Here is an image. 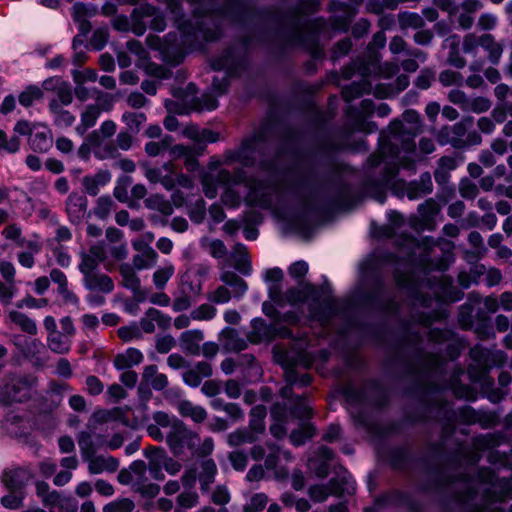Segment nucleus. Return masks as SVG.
<instances>
[{
  "mask_svg": "<svg viewBox=\"0 0 512 512\" xmlns=\"http://www.w3.org/2000/svg\"><path fill=\"white\" fill-rule=\"evenodd\" d=\"M260 145L258 138L251 137L245 139L239 149L226 152L223 161L211 159L208 164L209 171L201 176L205 196L209 199L216 198L220 185L223 187L221 202L228 209H238L244 202L250 207L271 210L286 231L307 238L311 233V216L315 209L312 194L297 196L293 207H278L274 206V201L281 197L280 188L275 184L252 181L242 169L234 172L221 169L214 178L212 172L222 164L238 162L243 166L254 165Z\"/></svg>",
  "mask_w": 512,
  "mask_h": 512,
  "instance_id": "nucleus-1",
  "label": "nucleus"
},
{
  "mask_svg": "<svg viewBox=\"0 0 512 512\" xmlns=\"http://www.w3.org/2000/svg\"><path fill=\"white\" fill-rule=\"evenodd\" d=\"M406 122L394 120L387 131L379 135L378 152L367 161L364 192L369 197L383 204L386 191L390 189L398 198L407 197L416 200L433 190L431 175L424 173L418 181L406 183L397 178L399 167L413 169L415 162L420 161L414 137L421 129L420 115L413 110L403 114Z\"/></svg>",
  "mask_w": 512,
  "mask_h": 512,
  "instance_id": "nucleus-2",
  "label": "nucleus"
},
{
  "mask_svg": "<svg viewBox=\"0 0 512 512\" xmlns=\"http://www.w3.org/2000/svg\"><path fill=\"white\" fill-rule=\"evenodd\" d=\"M283 271L274 267L265 272V281L273 283L269 287V298L278 305L287 302L291 305L311 301L310 313L321 322L328 320L335 314L337 300L330 294L327 288L318 289L310 283H301L299 287L289 289L285 294L281 291Z\"/></svg>",
  "mask_w": 512,
  "mask_h": 512,
  "instance_id": "nucleus-3",
  "label": "nucleus"
},
{
  "mask_svg": "<svg viewBox=\"0 0 512 512\" xmlns=\"http://www.w3.org/2000/svg\"><path fill=\"white\" fill-rule=\"evenodd\" d=\"M197 13L194 12L195 25L190 22L179 24L180 39L176 33H169L164 39L148 35L147 45L159 50L165 59L169 60L170 56H174L175 62L180 63L186 53L201 48L203 42L213 41L219 36L218 30L207 27L206 21L200 20Z\"/></svg>",
  "mask_w": 512,
  "mask_h": 512,
  "instance_id": "nucleus-4",
  "label": "nucleus"
},
{
  "mask_svg": "<svg viewBox=\"0 0 512 512\" xmlns=\"http://www.w3.org/2000/svg\"><path fill=\"white\" fill-rule=\"evenodd\" d=\"M440 210L439 204L432 198H429L419 204L418 215H411L407 221L398 211L389 210L387 212L388 223L376 228L373 231V235L378 238H392L396 236L406 225L417 232L433 230Z\"/></svg>",
  "mask_w": 512,
  "mask_h": 512,
  "instance_id": "nucleus-5",
  "label": "nucleus"
},
{
  "mask_svg": "<svg viewBox=\"0 0 512 512\" xmlns=\"http://www.w3.org/2000/svg\"><path fill=\"white\" fill-rule=\"evenodd\" d=\"M399 245L411 247L413 257H419L421 263L437 270H446L449 264L454 261V244L451 241L444 239L434 241L431 237L416 240L405 236Z\"/></svg>",
  "mask_w": 512,
  "mask_h": 512,
  "instance_id": "nucleus-6",
  "label": "nucleus"
},
{
  "mask_svg": "<svg viewBox=\"0 0 512 512\" xmlns=\"http://www.w3.org/2000/svg\"><path fill=\"white\" fill-rule=\"evenodd\" d=\"M473 124V117L468 116L454 125H445L435 131V138L439 145H451L456 149L480 145L482 137L476 130L468 132V127Z\"/></svg>",
  "mask_w": 512,
  "mask_h": 512,
  "instance_id": "nucleus-7",
  "label": "nucleus"
},
{
  "mask_svg": "<svg viewBox=\"0 0 512 512\" xmlns=\"http://www.w3.org/2000/svg\"><path fill=\"white\" fill-rule=\"evenodd\" d=\"M37 379L32 375H9L0 382V405L26 402L36 394Z\"/></svg>",
  "mask_w": 512,
  "mask_h": 512,
  "instance_id": "nucleus-8",
  "label": "nucleus"
},
{
  "mask_svg": "<svg viewBox=\"0 0 512 512\" xmlns=\"http://www.w3.org/2000/svg\"><path fill=\"white\" fill-rule=\"evenodd\" d=\"M164 435V440L175 456L181 455L185 447L194 450L200 441L198 434L187 429L180 419Z\"/></svg>",
  "mask_w": 512,
  "mask_h": 512,
  "instance_id": "nucleus-9",
  "label": "nucleus"
},
{
  "mask_svg": "<svg viewBox=\"0 0 512 512\" xmlns=\"http://www.w3.org/2000/svg\"><path fill=\"white\" fill-rule=\"evenodd\" d=\"M215 71H224L219 76H214L212 81V91L216 95H222L226 92L229 85V78L236 73L237 62L232 51H226L221 57L216 58L211 63Z\"/></svg>",
  "mask_w": 512,
  "mask_h": 512,
  "instance_id": "nucleus-10",
  "label": "nucleus"
},
{
  "mask_svg": "<svg viewBox=\"0 0 512 512\" xmlns=\"http://www.w3.org/2000/svg\"><path fill=\"white\" fill-rule=\"evenodd\" d=\"M97 103L88 105L80 116V123L76 126V133L83 136L88 129L95 126L103 111H109L113 107V98L110 95L96 96Z\"/></svg>",
  "mask_w": 512,
  "mask_h": 512,
  "instance_id": "nucleus-11",
  "label": "nucleus"
},
{
  "mask_svg": "<svg viewBox=\"0 0 512 512\" xmlns=\"http://www.w3.org/2000/svg\"><path fill=\"white\" fill-rule=\"evenodd\" d=\"M470 357L475 364L468 367L469 379L475 383L492 384V380L487 377L490 351L481 345H475L470 349Z\"/></svg>",
  "mask_w": 512,
  "mask_h": 512,
  "instance_id": "nucleus-12",
  "label": "nucleus"
},
{
  "mask_svg": "<svg viewBox=\"0 0 512 512\" xmlns=\"http://www.w3.org/2000/svg\"><path fill=\"white\" fill-rule=\"evenodd\" d=\"M353 490V483L343 477L342 479L332 478L326 485H312L309 487L308 494L314 502H323L330 495L338 496L345 492L351 493Z\"/></svg>",
  "mask_w": 512,
  "mask_h": 512,
  "instance_id": "nucleus-13",
  "label": "nucleus"
},
{
  "mask_svg": "<svg viewBox=\"0 0 512 512\" xmlns=\"http://www.w3.org/2000/svg\"><path fill=\"white\" fill-rule=\"evenodd\" d=\"M152 17L150 22L151 29L162 32L166 28L165 17L162 13L158 12L153 6L145 4L137 7L133 10L132 18L135 22L132 27V31L136 35H142L145 32V24L138 23L139 20Z\"/></svg>",
  "mask_w": 512,
  "mask_h": 512,
  "instance_id": "nucleus-14",
  "label": "nucleus"
},
{
  "mask_svg": "<svg viewBox=\"0 0 512 512\" xmlns=\"http://www.w3.org/2000/svg\"><path fill=\"white\" fill-rule=\"evenodd\" d=\"M373 111L374 103L370 99H364L359 109L349 108L348 117L352 121L353 129L366 134L375 132L377 125L374 122L365 121V117L372 114Z\"/></svg>",
  "mask_w": 512,
  "mask_h": 512,
  "instance_id": "nucleus-15",
  "label": "nucleus"
},
{
  "mask_svg": "<svg viewBox=\"0 0 512 512\" xmlns=\"http://www.w3.org/2000/svg\"><path fill=\"white\" fill-rule=\"evenodd\" d=\"M80 257L81 261L78 267L82 275L99 271L100 264L107 260V248L104 245L95 244L88 251L82 252Z\"/></svg>",
  "mask_w": 512,
  "mask_h": 512,
  "instance_id": "nucleus-16",
  "label": "nucleus"
},
{
  "mask_svg": "<svg viewBox=\"0 0 512 512\" xmlns=\"http://www.w3.org/2000/svg\"><path fill=\"white\" fill-rule=\"evenodd\" d=\"M287 329H282L278 332L281 337L289 336ZM277 335L276 330L268 325L263 319L255 318L251 321V331L248 333L247 338L252 343H260L263 341H271Z\"/></svg>",
  "mask_w": 512,
  "mask_h": 512,
  "instance_id": "nucleus-17",
  "label": "nucleus"
},
{
  "mask_svg": "<svg viewBox=\"0 0 512 512\" xmlns=\"http://www.w3.org/2000/svg\"><path fill=\"white\" fill-rule=\"evenodd\" d=\"M152 420L153 422L147 425V433L154 440L162 442L165 438V432L162 430L171 428L179 418L164 411H156L152 414Z\"/></svg>",
  "mask_w": 512,
  "mask_h": 512,
  "instance_id": "nucleus-18",
  "label": "nucleus"
},
{
  "mask_svg": "<svg viewBox=\"0 0 512 512\" xmlns=\"http://www.w3.org/2000/svg\"><path fill=\"white\" fill-rule=\"evenodd\" d=\"M174 163L168 161L161 167H149L144 165V175L151 183H161L167 190L174 188V180L171 176Z\"/></svg>",
  "mask_w": 512,
  "mask_h": 512,
  "instance_id": "nucleus-19",
  "label": "nucleus"
},
{
  "mask_svg": "<svg viewBox=\"0 0 512 512\" xmlns=\"http://www.w3.org/2000/svg\"><path fill=\"white\" fill-rule=\"evenodd\" d=\"M183 136L194 141L199 150L197 154H201L204 145L207 143H215L219 140V134L211 129L199 128L197 125H188L183 129Z\"/></svg>",
  "mask_w": 512,
  "mask_h": 512,
  "instance_id": "nucleus-20",
  "label": "nucleus"
},
{
  "mask_svg": "<svg viewBox=\"0 0 512 512\" xmlns=\"http://www.w3.org/2000/svg\"><path fill=\"white\" fill-rule=\"evenodd\" d=\"M83 286L89 291L109 294L114 290L112 278L100 271L83 275Z\"/></svg>",
  "mask_w": 512,
  "mask_h": 512,
  "instance_id": "nucleus-21",
  "label": "nucleus"
},
{
  "mask_svg": "<svg viewBox=\"0 0 512 512\" xmlns=\"http://www.w3.org/2000/svg\"><path fill=\"white\" fill-rule=\"evenodd\" d=\"M15 345L23 356L29 359L35 366H42L44 360L40 353L44 350L43 343L38 339L20 338L15 340Z\"/></svg>",
  "mask_w": 512,
  "mask_h": 512,
  "instance_id": "nucleus-22",
  "label": "nucleus"
},
{
  "mask_svg": "<svg viewBox=\"0 0 512 512\" xmlns=\"http://www.w3.org/2000/svg\"><path fill=\"white\" fill-rule=\"evenodd\" d=\"M89 141L93 144V154L97 159H115L119 156L115 143L101 139L97 131H93L89 135Z\"/></svg>",
  "mask_w": 512,
  "mask_h": 512,
  "instance_id": "nucleus-23",
  "label": "nucleus"
},
{
  "mask_svg": "<svg viewBox=\"0 0 512 512\" xmlns=\"http://www.w3.org/2000/svg\"><path fill=\"white\" fill-rule=\"evenodd\" d=\"M333 458V452L326 446H320L316 455L308 459V467L318 477L324 478L328 475L329 461Z\"/></svg>",
  "mask_w": 512,
  "mask_h": 512,
  "instance_id": "nucleus-24",
  "label": "nucleus"
},
{
  "mask_svg": "<svg viewBox=\"0 0 512 512\" xmlns=\"http://www.w3.org/2000/svg\"><path fill=\"white\" fill-rule=\"evenodd\" d=\"M66 211L72 223L78 224L85 218L87 199L85 196L71 193L66 201Z\"/></svg>",
  "mask_w": 512,
  "mask_h": 512,
  "instance_id": "nucleus-25",
  "label": "nucleus"
},
{
  "mask_svg": "<svg viewBox=\"0 0 512 512\" xmlns=\"http://www.w3.org/2000/svg\"><path fill=\"white\" fill-rule=\"evenodd\" d=\"M482 8L480 0H463L458 5V25L464 30H468L474 23V15Z\"/></svg>",
  "mask_w": 512,
  "mask_h": 512,
  "instance_id": "nucleus-26",
  "label": "nucleus"
},
{
  "mask_svg": "<svg viewBox=\"0 0 512 512\" xmlns=\"http://www.w3.org/2000/svg\"><path fill=\"white\" fill-rule=\"evenodd\" d=\"M291 391H292L291 386L284 387L281 390V395L284 398L288 399V403L291 406V408H290L291 417L295 418V419H301V420L309 418L311 415V410H310V407H309L306 399H304L302 397L293 398L291 396Z\"/></svg>",
  "mask_w": 512,
  "mask_h": 512,
  "instance_id": "nucleus-27",
  "label": "nucleus"
},
{
  "mask_svg": "<svg viewBox=\"0 0 512 512\" xmlns=\"http://www.w3.org/2000/svg\"><path fill=\"white\" fill-rule=\"evenodd\" d=\"M31 477L32 475L27 469L17 468L5 471L2 481L9 491H21Z\"/></svg>",
  "mask_w": 512,
  "mask_h": 512,
  "instance_id": "nucleus-28",
  "label": "nucleus"
},
{
  "mask_svg": "<svg viewBox=\"0 0 512 512\" xmlns=\"http://www.w3.org/2000/svg\"><path fill=\"white\" fill-rule=\"evenodd\" d=\"M271 417L273 423L270 426V433L277 439L285 437L287 433L285 427L287 419L286 406L279 403L274 404L271 408Z\"/></svg>",
  "mask_w": 512,
  "mask_h": 512,
  "instance_id": "nucleus-29",
  "label": "nucleus"
},
{
  "mask_svg": "<svg viewBox=\"0 0 512 512\" xmlns=\"http://www.w3.org/2000/svg\"><path fill=\"white\" fill-rule=\"evenodd\" d=\"M111 181V174L107 170H100L94 175H87L82 179L85 192L91 196L99 193L100 189Z\"/></svg>",
  "mask_w": 512,
  "mask_h": 512,
  "instance_id": "nucleus-30",
  "label": "nucleus"
},
{
  "mask_svg": "<svg viewBox=\"0 0 512 512\" xmlns=\"http://www.w3.org/2000/svg\"><path fill=\"white\" fill-rule=\"evenodd\" d=\"M88 469L91 474H101L103 472H115L118 469L119 462L112 456H95L88 459Z\"/></svg>",
  "mask_w": 512,
  "mask_h": 512,
  "instance_id": "nucleus-31",
  "label": "nucleus"
},
{
  "mask_svg": "<svg viewBox=\"0 0 512 512\" xmlns=\"http://www.w3.org/2000/svg\"><path fill=\"white\" fill-rule=\"evenodd\" d=\"M143 358L144 356L140 350L130 347L115 356L113 365L117 370L130 369L139 365Z\"/></svg>",
  "mask_w": 512,
  "mask_h": 512,
  "instance_id": "nucleus-32",
  "label": "nucleus"
},
{
  "mask_svg": "<svg viewBox=\"0 0 512 512\" xmlns=\"http://www.w3.org/2000/svg\"><path fill=\"white\" fill-rule=\"evenodd\" d=\"M204 338V334L201 330L193 329L184 331L180 337V346L183 351L198 355L200 353V343Z\"/></svg>",
  "mask_w": 512,
  "mask_h": 512,
  "instance_id": "nucleus-33",
  "label": "nucleus"
},
{
  "mask_svg": "<svg viewBox=\"0 0 512 512\" xmlns=\"http://www.w3.org/2000/svg\"><path fill=\"white\" fill-rule=\"evenodd\" d=\"M146 456L148 458V466H146V471H149L151 477L155 480L162 481L165 478L163 473V449L153 447L146 452Z\"/></svg>",
  "mask_w": 512,
  "mask_h": 512,
  "instance_id": "nucleus-34",
  "label": "nucleus"
},
{
  "mask_svg": "<svg viewBox=\"0 0 512 512\" xmlns=\"http://www.w3.org/2000/svg\"><path fill=\"white\" fill-rule=\"evenodd\" d=\"M46 506L58 512H76L78 509L77 501L70 496H63L57 491L45 499Z\"/></svg>",
  "mask_w": 512,
  "mask_h": 512,
  "instance_id": "nucleus-35",
  "label": "nucleus"
},
{
  "mask_svg": "<svg viewBox=\"0 0 512 512\" xmlns=\"http://www.w3.org/2000/svg\"><path fill=\"white\" fill-rule=\"evenodd\" d=\"M78 445L82 454L83 459H88L93 456L97 449L104 445V438L97 437L94 441L93 436L90 432L83 431L78 435Z\"/></svg>",
  "mask_w": 512,
  "mask_h": 512,
  "instance_id": "nucleus-36",
  "label": "nucleus"
},
{
  "mask_svg": "<svg viewBox=\"0 0 512 512\" xmlns=\"http://www.w3.org/2000/svg\"><path fill=\"white\" fill-rule=\"evenodd\" d=\"M3 427L9 435L13 437H22L26 435L28 421L20 415L11 412L3 420Z\"/></svg>",
  "mask_w": 512,
  "mask_h": 512,
  "instance_id": "nucleus-37",
  "label": "nucleus"
},
{
  "mask_svg": "<svg viewBox=\"0 0 512 512\" xmlns=\"http://www.w3.org/2000/svg\"><path fill=\"white\" fill-rule=\"evenodd\" d=\"M261 435L251 428L243 427L239 428L227 436V443L231 447L241 446L243 444H251L256 442Z\"/></svg>",
  "mask_w": 512,
  "mask_h": 512,
  "instance_id": "nucleus-38",
  "label": "nucleus"
},
{
  "mask_svg": "<svg viewBox=\"0 0 512 512\" xmlns=\"http://www.w3.org/2000/svg\"><path fill=\"white\" fill-rule=\"evenodd\" d=\"M463 374L464 372L461 368L455 369L450 379L449 387L455 397L473 401L476 399L475 391L468 385H462L459 382V377Z\"/></svg>",
  "mask_w": 512,
  "mask_h": 512,
  "instance_id": "nucleus-39",
  "label": "nucleus"
},
{
  "mask_svg": "<svg viewBox=\"0 0 512 512\" xmlns=\"http://www.w3.org/2000/svg\"><path fill=\"white\" fill-rule=\"evenodd\" d=\"M143 381L149 384L154 390L161 391L168 385V378L158 371L156 365H148L142 373Z\"/></svg>",
  "mask_w": 512,
  "mask_h": 512,
  "instance_id": "nucleus-40",
  "label": "nucleus"
},
{
  "mask_svg": "<svg viewBox=\"0 0 512 512\" xmlns=\"http://www.w3.org/2000/svg\"><path fill=\"white\" fill-rule=\"evenodd\" d=\"M47 346L56 354H67L72 347V339L60 331L47 335Z\"/></svg>",
  "mask_w": 512,
  "mask_h": 512,
  "instance_id": "nucleus-41",
  "label": "nucleus"
},
{
  "mask_svg": "<svg viewBox=\"0 0 512 512\" xmlns=\"http://www.w3.org/2000/svg\"><path fill=\"white\" fill-rule=\"evenodd\" d=\"M221 339L226 349L230 351H242L247 347L245 339L239 336L237 330L231 327H225L221 331Z\"/></svg>",
  "mask_w": 512,
  "mask_h": 512,
  "instance_id": "nucleus-42",
  "label": "nucleus"
},
{
  "mask_svg": "<svg viewBox=\"0 0 512 512\" xmlns=\"http://www.w3.org/2000/svg\"><path fill=\"white\" fill-rule=\"evenodd\" d=\"M371 90L372 84L367 79H363L358 83L354 82L343 88L342 97L346 102H351L363 94H369Z\"/></svg>",
  "mask_w": 512,
  "mask_h": 512,
  "instance_id": "nucleus-43",
  "label": "nucleus"
},
{
  "mask_svg": "<svg viewBox=\"0 0 512 512\" xmlns=\"http://www.w3.org/2000/svg\"><path fill=\"white\" fill-rule=\"evenodd\" d=\"M178 411L182 416L190 417L196 423L203 422L207 417V412L203 407L194 405L187 400L179 403Z\"/></svg>",
  "mask_w": 512,
  "mask_h": 512,
  "instance_id": "nucleus-44",
  "label": "nucleus"
},
{
  "mask_svg": "<svg viewBox=\"0 0 512 512\" xmlns=\"http://www.w3.org/2000/svg\"><path fill=\"white\" fill-rule=\"evenodd\" d=\"M146 474V464L142 460L134 461L130 465V472L121 471L118 475V480L121 484H129L130 482L142 479Z\"/></svg>",
  "mask_w": 512,
  "mask_h": 512,
  "instance_id": "nucleus-45",
  "label": "nucleus"
},
{
  "mask_svg": "<svg viewBox=\"0 0 512 512\" xmlns=\"http://www.w3.org/2000/svg\"><path fill=\"white\" fill-rule=\"evenodd\" d=\"M49 109L54 117V123L59 127H70L74 121L75 116L72 115L69 111L64 110L58 100H51L49 104Z\"/></svg>",
  "mask_w": 512,
  "mask_h": 512,
  "instance_id": "nucleus-46",
  "label": "nucleus"
},
{
  "mask_svg": "<svg viewBox=\"0 0 512 512\" xmlns=\"http://www.w3.org/2000/svg\"><path fill=\"white\" fill-rule=\"evenodd\" d=\"M217 474V466L212 459H207L201 464V472L199 475V481L201 490L206 492L209 490L210 485L214 482Z\"/></svg>",
  "mask_w": 512,
  "mask_h": 512,
  "instance_id": "nucleus-47",
  "label": "nucleus"
},
{
  "mask_svg": "<svg viewBox=\"0 0 512 512\" xmlns=\"http://www.w3.org/2000/svg\"><path fill=\"white\" fill-rule=\"evenodd\" d=\"M232 257L235 261V268L244 275L251 273V265L248 258L247 248L244 244L237 243L234 246Z\"/></svg>",
  "mask_w": 512,
  "mask_h": 512,
  "instance_id": "nucleus-48",
  "label": "nucleus"
},
{
  "mask_svg": "<svg viewBox=\"0 0 512 512\" xmlns=\"http://www.w3.org/2000/svg\"><path fill=\"white\" fill-rule=\"evenodd\" d=\"M324 21L322 19H316L312 22H309L305 25V31L300 35L299 41L305 44L306 37L309 38L312 42L311 48L313 49V56L318 57V51L316 50L315 41L317 40L321 29L323 27Z\"/></svg>",
  "mask_w": 512,
  "mask_h": 512,
  "instance_id": "nucleus-49",
  "label": "nucleus"
},
{
  "mask_svg": "<svg viewBox=\"0 0 512 512\" xmlns=\"http://www.w3.org/2000/svg\"><path fill=\"white\" fill-rule=\"evenodd\" d=\"M267 415L266 407L263 405H257L250 411V420L248 427L256 431V433L262 435L266 430L265 417Z\"/></svg>",
  "mask_w": 512,
  "mask_h": 512,
  "instance_id": "nucleus-50",
  "label": "nucleus"
},
{
  "mask_svg": "<svg viewBox=\"0 0 512 512\" xmlns=\"http://www.w3.org/2000/svg\"><path fill=\"white\" fill-rule=\"evenodd\" d=\"M9 320L19 326L24 332L35 335L37 333V326L34 320L30 319L24 313L16 310H11L8 314Z\"/></svg>",
  "mask_w": 512,
  "mask_h": 512,
  "instance_id": "nucleus-51",
  "label": "nucleus"
},
{
  "mask_svg": "<svg viewBox=\"0 0 512 512\" xmlns=\"http://www.w3.org/2000/svg\"><path fill=\"white\" fill-rule=\"evenodd\" d=\"M482 48L488 52L491 63L497 64L503 53V46L491 34L482 35Z\"/></svg>",
  "mask_w": 512,
  "mask_h": 512,
  "instance_id": "nucleus-52",
  "label": "nucleus"
},
{
  "mask_svg": "<svg viewBox=\"0 0 512 512\" xmlns=\"http://www.w3.org/2000/svg\"><path fill=\"white\" fill-rule=\"evenodd\" d=\"M51 138L46 129L36 130L29 137V145L36 152H46L51 147Z\"/></svg>",
  "mask_w": 512,
  "mask_h": 512,
  "instance_id": "nucleus-53",
  "label": "nucleus"
},
{
  "mask_svg": "<svg viewBox=\"0 0 512 512\" xmlns=\"http://www.w3.org/2000/svg\"><path fill=\"white\" fill-rule=\"evenodd\" d=\"M120 275L122 277V284L125 288L133 292L139 291L141 282L131 265L122 264L120 266Z\"/></svg>",
  "mask_w": 512,
  "mask_h": 512,
  "instance_id": "nucleus-54",
  "label": "nucleus"
},
{
  "mask_svg": "<svg viewBox=\"0 0 512 512\" xmlns=\"http://www.w3.org/2000/svg\"><path fill=\"white\" fill-rule=\"evenodd\" d=\"M266 446L269 450V453L265 458V467L267 469H275L280 457L284 458L286 461H290L292 459L290 452L281 450L276 444L267 443Z\"/></svg>",
  "mask_w": 512,
  "mask_h": 512,
  "instance_id": "nucleus-55",
  "label": "nucleus"
},
{
  "mask_svg": "<svg viewBox=\"0 0 512 512\" xmlns=\"http://www.w3.org/2000/svg\"><path fill=\"white\" fill-rule=\"evenodd\" d=\"M445 43L451 48V51L448 55V63L456 68H463L466 65L465 59L460 56L458 51V46L460 43V39L458 35L449 36Z\"/></svg>",
  "mask_w": 512,
  "mask_h": 512,
  "instance_id": "nucleus-56",
  "label": "nucleus"
},
{
  "mask_svg": "<svg viewBox=\"0 0 512 512\" xmlns=\"http://www.w3.org/2000/svg\"><path fill=\"white\" fill-rule=\"evenodd\" d=\"M174 273L175 267L170 262H166L163 266L159 267L153 274V283L155 287L159 290L164 289Z\"/></svg>",
  "mask_w": 512,
  "mask_h": 512,
  "instance_id": "nucleus-57",
  "label": "nucleus"
},
{
  "mask_svg": "<svg viewBox=\"0 0 512 512\" xmlns=\"http://www.w3.org/2000/svg\"><path fill=\"white\" fill-rule=\"evenodd\" d=\"M398 22L401 29H420L425 24L420 14L409 11L400 12L398 14Z\"/></svg>",
  "mask_w": 512,
  "mask_h": 512,
  "instance_id": "nucleus-58",
  "label": "nucleus"
},
{
  "mask_svg": "<svg viewBox=\"0 0 512 512\" xmlns=\"http://www.w3.org/2000/svg\"><path fill=\"white\" fill-rule=\"evenodd\" d=\"M468 242L474 248V251L466 252V260L470 262L473 259L481 258L484 255L486 248L484 246L483 239L480 233L477 231H472L468 236Z\"/></svg>",
  "mask_w": 512,
  "mask_h": 512,
  "instance_id": "nucleus-59",
  "label": "nucleus"
},
{
  "mask_svg": "<svg viewBox=\"0 0 512 512\" xmlns=\"http://www.w3.org/2000/svg\"><path fill=\"white\" fill-rule=\"evenodd\" d=\"M145 206L148 209L157 210L165 216L173 213L171 203L161 195H151L145 200Z\"/></svg>",
  "mask_w": 512,
  "mask_h": 512,
  "instance_id": "nucleus-60",
  "label": "nucleus"
},
{
  "mask_svg": "<svg viewBox=\"0 0 512 512\" xmlns=\"http://www.w3.org/2000/svg\"><path fill=\"white\" fill-rule=\"evenodd\" d=\"M133 257V266L138 270L150 268L156 264L157 253L154 249H146V251H140Z\"/></svg>",
  "mask_w": 512,
  "mask_h": 512,
  "instance_id": "nucleus-61",
  "label": "nucleus"
},
{
  "mask_svg": "<svg viewBox=\"0 0 512 512\" xmlns=\"http://www.w3.org/2000/svg\"><path fill=\"white\" fill-rule=\"evenodd\" d=\"M485 266L475 264L471 267L470 274L462 271L458 274V282L463 288H469L472 283H476L478 278L485 273Z\"/></svg>",
  "mask_w": 512,
  "mask_h": 512,
  "instance_id": "nucleus-62",
  "label": "nucleus"
},
{
  "mask_svg": "<svg viewBox=\"0 0 512 512\" xmlns=\"http://www.w3.org/2000/svg\"><path fill=\"white\" fill-rule=\"evenodd\" d=\"M217 315V309L208 303L201 304L191 311V318L196 321H209Z\"/></svg>",
  "mask_w": 512,
  "mask_h": 512,
  "instance_id": "nucleus-63",
  "label": "nucleus"
},
{
  "mask_svg": "<svg viewBox=\"0 0 512 512\" xmlns=\"http://www.w3.org/2000/svg\"><path fill=\"white\" fill-rule=\"evenodd\" d=\"M201 243L202 246L208 250L209 254L216 259L224 258L227 254V248L224 242L219 239H206L202 240Z\"/></svg>",
  "mask_w": 512,
  "mask_h": 512,
  "instance_id": "nucleus-64",
  "label": "nucleus"
}]
</instances>
